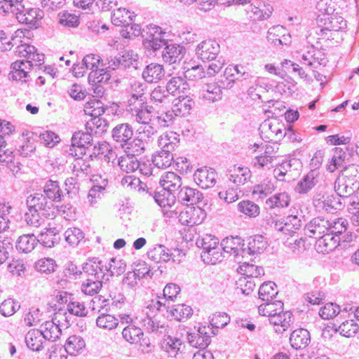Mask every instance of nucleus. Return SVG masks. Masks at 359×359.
Here are the masks:
<instances>
[{
    "label": "nucleus",
    "mask_w": 359,
    "mask_h": 359,
    "mask_svg": "<svg viewBox=\"0 0 359 359\" xmlns=\"http://www.w3.org/2000/svg\"><path fill=\"white\" fill-rule=\"evenodd\" d=\"M28 211L25 213V221L29 226H40L46 219L55 217V207L50 200L42 192H35L27 197Z\"/></svg>",
    "instance_id": "1"
},
{
    "label": "nucleus",
    "mask_w": 359,
    "mask_h": 359,
    "mask_svg": "<svg viewBox=\"0 0 359 359\" xmlns=\"http://www.w3.org/2000/svg\"><path fill=\"white\" fill-rule=\"evenodd\" d=\"M0 13L15 15L20 23L36 26L42 17L35 8H25L24 0H1Z\"/></svg>",
    "instance_id": "2"
},
{
    "label": "nucleus",
    "mask_w": 359,
    "mask_h": 359,
    "mask_svg": "<svg viewBox=\"0 0 359 359\" xmlns=\"http://www.w3.org/2000/svg\"><path fill=\"white\" fill-rule=\"evenodd\" d=\"M165 214L170 218L178 219L182 225L189 226L201 224L206 217L205 210L200 207L187 206L180 212L176 210H168Z\"/></svg>",
    "instance_id": "3"
},
{
    "label": "nucleus",
    "mask_w": 359,
    "mask_h": 359,
    "mask_svg": "<svg viewBox=\"0 0 359 359\" xmlns=\"http://www.w3.org/2000/svg\"><path fill=\"white\" fill-rule=\"evenodd\" d=\"M168 34L156 25L150 24L143 29V44L147 49L157 50L168 41Z\"/></svg>",
    "instance_id": "4"
},
{
    "label": "nucleus",
    "mask_w": 359,
    "mask_h": 359,
    "mask_svg": "<svg viewBox=\"0 0 359 359\" xmlns=\"http://www.w3.org/2000/svg\"><path fill=\"white\" fill-rule=\"evenodd\" d=\"M261 137L266 142H276L286 135L283 123L277 119L265 120L259 127Z\"/></svg>",
    "instance_id": "5"
},
{
    "label": "nucleus",
    "mask_w": 359,
    "mask_h": 359,
    "mask_svg": "<svg viewBox=\"0 0 359 359\" xmlns=\"http://www.w3.org/2000/svg\"><path fill=\"white\" fill-rule=\"evenodd\" d=\"M317 22L320 28L319 34L327 38L330 37L327 32H339L346 27V21L341 16L333 13L325 15L324 17L318 15Z\"/></svg>",
    "instance_id": "6"
},
{
    "label": "nucleus",
    "mask_w": 359,
    "mask_h": 359,
    "mask_svg": "<svg viewBox=\"0 0 359 359\" xmlns=\"http://www.w3.org/2000/svg\"><path fill=\"white\" fill-rule=\"evenodd\" d=\"M92 141V135L88 130L86 133L81 131L74 133L71 140L69 156L82 157L86 154V148L90 145Z\"/></svg>",
    "instance_id": "7"
},
{
    "label": "nucleus",
    "mask_w": 359,
    "mask_h": 359,
    "mask_svg": "<svg viewBox=\"0 0 359 359\" xmlns=\"http://www.w3.org/2000/svg\"><path fill=\"white\" fill-rule=\"evenodd\" d=\"M180 287L174 283L168 284L163 290V297H158V299H152L149 304V309L153 308L161 311H166L170 308V301H172L174 298L179 294Z\"/></svg>",
    "instance_id": "8"
},
{
    "label": "nucleus",
    "mask_w": 359,
    "mask_h": 359,
    "mask_svg": "<svg viewBox=\"0 0 359 359\" xmlns=\"http://www.w3.org/2000/svg\"><path fill=\"white\" fill-rule=\"evenodd\" d=\"M220 52V46L214 39H206L201 41L196 48V55L201 61L210 62L216 59Z\"/></svg>",
    "instance_id": "9"
},
{
    "label": "nucleus",
    "mask_w": 359,
    "mask_h": 359,
    "mask_svg": "<svg viewBox=\"0 0 359 359\" xmlns=\"http://www.w3.org/2000/svg\"><path fill=\"white\" fill-rule=\"evenodd\" d=\"M302 62L313 68L325 66L327 59L324 52L313 46H307L302 54Z\"/></svg>",
    "instance_id": "10"
},
{
    "label": "nucleus",
    "mask_w": 359,
    "mask_h": 359,
    "mask_svg": "<svg viewBox=\"0 0 359 359\" xmlns=\"http://www.w3.org/2000/svg\"><path fill=\"white\" fill-rule=\"evenodd\" d=\"M198 95L203 102L208 104L213 103L222 100V89L216 82L206 83L201 86Z\"/></svg>",
    "instance_id": "11"
},
{
    "label": "nucleus",
    "mask_w": 359,
    "mask_h": 359,
    "mask_svg": "<svg viewBox=\"0 0 359 359\" xmlns=\"http://www.w3.org/2000/svg\"><path fill=\"white\" fill-rule=\"evenodd\" d=\"M329 224V219L325 217H317L313 218L305 225L304 229V235L310 238L318 239L327 232Z\"/></svg>",
    "instance_id": "12"
},
{
    "label": "nucleus",
    "mask_w": 359,
    "mask_h": 359,
    "mask_svg": "<svg viewBox=\"0 0 359 359\" xmlns=\"http://www.w3.org/2000/svg\"><path fill=\"white\" fill-rule=\"evenodd\" d=\"M245 244L240 237H226L221 242L220 247L224 253L233 255L235 260L238 263H242V250L244 249Z\"/></svg>",
    "instance_id": "13"
},
{
    "label": "nucleus",
    "mask_w": 359,
    "mask_h": 359,
    "mask_svg": "<svg viewBox=\"0 0 359 359\" xmlns=\"http://www.w3.org/2000/svg\"><path fill=\"white\" fill-rule=\"evenodd\" d=\"M34 65L32 60H17L11 64L9 78L14 81L26 83L29 76V73Z\"/></svg>",
    "instance_id": "14"
},
{
    "label": "nucleus",
    "mask_w": 359,
    "mask_h": 359,
    "mask_svg": "<svg viewBox=\"0 0 359 359\" xmlns=\"http://www.w3.org/2000/svg\"><path fill=\"white\" fill-rule=\"evenodd\" d=\"M217 174L213 168L203 167L196 170L194 175L195 182L202 189L212 187L216 184Z\"/></svg>",
    "instance_id": "15"
},
{
    "label": "nucleus",
    "mask_w": 359,
    "mask_h": 359,
    "mask_svg": "<svg viewBox=\"0 0 359 359\" xmlns=\"http://www.w3.org/2000/svg\"><path fill=\"white\" fill-rule=\"evenodd\" d=\"M268 41L275 46H287L291 43V36L286 29L281 25L273 26L267 32Z\"/></svg>",
    "instance_id": "16"
},
{
    "label": "nucleus",
    "mask_w": 359,
    "mask_h": 359,
    "mask_svg": "<svg viewBox=\"0 0 359 359\" xmlns=\"http://www.w3.org/2000/svg\"><path fill=\"white\" fill-rule=\"evenodd\" d=\"M267 247V241L262 235L250 236L247 240V247L242 250V258L248 257L250 255H259L262 253Z\"/></svg>",
    "instance_id": "17"
},
{
    "label": "nucleus",
    "mask_w": 359,
    "mask_h": 359,
    "mask_svg": "<svg viewBox=\"0 0 359 359\" xmlns=\"http://www.w3.org/2000/svg\"><path fill=\"white\" fill-rule=\"evenodd\" d=\"M111 138L121 147L126 145L133 138L134 132L128 123L117 124L111 130Z\"/></svg>",
    "instance_id": "18"
},
{
    "label": "nucleus",
    "mask_w": 359,
    "mask_h": 359,
    "mask_svg": "<svg viewBox=\"0 0 359 359\" xmlns=\"http://www.w3.org/2000/svg\"><path fill=\"white\" fill-rule=\"evenodd\" d=\"M149 304L135 318V323L148 332H154L158 328V324L154 321V317L157 311L156 309H149Z\"/></svg>",
    "instance_id": "19"
},
{
    "label": "nucleus",
    "mask_w": 359,
    "mask_h": 359,
    "mask_svg": "<svg viewBox=\"0 0 359 359\" xmlns=\"http://www.w3.org/2000/svg\"><path fill=\"white\" fill-rule=\"evenodd\" d=\"M15 53L18 57H26L27 60H32V64L40 66L44 60V55L37 52V49L32 45L23 43L18 45Z\"/></svg>",
    "instance_id": "20"
},
{
    "label": "nucleus",
    "mask_w": 359,
    "mask_h": 359,
    "mask_svg": "<svg viewBox=\"0 0 359 359\" xmlns=\"http://www.w3.org/2000/svg\"><path fill=\"white\" fill-rule=\"evenodd\" d=\"M165 46L162 53V58L165 62L172 65L182 60L185 54V48L182 46L168 42Z\"/></svg>",
    "instance_id": "21"
},
{
    "label": "nucleus",
    "mask_w": 359,
    "mask_h": 359,
    "mask_svg": "<svg viewBox=\"0 0 359 359\" xmlns=\"http://www.w3.org/2000/svg\"><path fill=\"white\" fill-rule=\"evenodd\" d=\"M270 323L275 326V331L277 333H283L287 330L293 322V316L290 311L278 312L269 319Z\"/></svg>",
    "instance_id": "22"
},
{
    "label": "nucleus",
    "mask_w": 359,
    "mask_h": 359,
    "mask_svg": "<svg viewBox=\"0 0 359 359\" xmlns=\"http://www.w3.org/2000/svg\"><path fill=\"white\" fill-rule=\"evenodd\" d=\"M340 244L339 237L326 232L320 237L316 244L317 250L322 253H329L335 250Z\"/></svg>",
    "instance_id": "23"
},
{
    "label": "nucleus",
    "mask_w": 359,
    "mask_h": 359,
    "mask_svg": "<svg viewBox=\"0 0 359 359\" xmlns=\"http://www.w3.org/2000/svg\"><path fill=\"white\" fill-rule=\"evenodd\" d=\"M83 276H88V278L98 279L102 280L104 274L105 269L102 264V262L98 260L97 258H93L88 262L86 263L82 267Z\"/></svg>",
    "instance_id": "24"
},
{
    "label": "nucleus",
    "mask_w": 359,
    "mask_h": 359,
    "mask_svg": "<svg viewBox=\"0 0 359 359\" xmlns=\"http://www.w3.org/2000/svg\"><path fill=\"white\" fill-rule=\"evenodd\" d=\"M161 187L169 192L175 194L181 188L182 178L174 172H167L164 173L159 181Z\"/></svg>",
    "instance_id": "25"
},
{
    "label": "nucleus",
    "mask_w": 359,
    "mask_h": 359,
    "mask_svg": "<svg viewBox=\"0 0 359 359\" xmlns=\"http://www.w3.org/2000/svg\"><path fill=\"white\" fill-rule=\"evenodd\" d=\"M182 203H190L191 205L200 203L203 198V194L199 191L189 188L188 187H183L177 192L176 198Z\"/></svg>",
    "instance_id": "26"
},
{
    "label": "nucleus",
    "mask_w": 359,
    "mask_h": 359,
    "mask_svg": "<svg viewBox=\"0 0 359 359\" xmlns=\"http://www.w3.org/2000/svg\"><path fill=\"white\" fill-rule=\"evenodd\" d=\"M142 78L147 83H158L164 75L165 71L162 65L156 63L148 65L142 72Z\"/></svg>",
    "instance_id": "27"
},
{
    "label": "nucleus",
    "mask_w": 359,
    "mask_h": 359,
    "mask_svg": "<svg viewBox=\"0 0 359 359\" xmlns=\"http://www.w3.org/2000/svg\"><path fill=\"white\" fill-rule=\"evenodd\" d=\"M162 347L170 357L177 358L182 353L184 345L180 338L168 335L164 339Z\"/></svg>",
    "instance_id": "28"
},
{
    "label": "nucleus",
    "mask_w": 359,
    "mask_h": 359,
    "mask_svg": "<svg viewBox=\"0 0 359 359\" xmlns=\"http://www.w3.org/2000/svg\"><path fill=\"white\" fill-rule=\"evenodd\" d=\"M310 341L309 332L303 328L294 330L290 337V343L292 347L296 350L306 347Z\"/></svg>",
    "instance_id": "29"
},
{
    "label": "nucleus",
    "mask_w": 359,
    "mask_h": 359,
    "mask_svg": "<svg viewBox=\"0 0 359 359\" xmlns=\"http://www.w3.org/2000/svg\"><path fill=\"white\" fill-rule=\"evenodd\" d=\"M318 172L316 170H311L298 182L294 191L299 194H306L311 191L317 184Z\"/></svg>",
    "instance_id": "30"
},
{
    "label": "nucleus",
    "mask_w": 359,
    "mask_h": 359,
    "mask_svg": "<svg viewBox=\"0 0 359 359\" xmlns=\"http://www.w3.org/2000/svg\"><path fill=\"white\" fill-rule=\"evenodd\" d=\"M136 15L125 8H118L111 14V22L115 26L129 25L135 21Z\"/></svg>",
    "instance_id": "31"
},
{
    "label": "nucleus",
    "mask_w": 359,
    "mask_h": 359,
    "mask_svg": "<svg viewBox=\"0 0 359 359\" xmlns=\"http://www.w3.org/2000/svg\"><path fill=\"white\" fill-rule=\"evenodd\" d=\"M25 340L27 346L29 349L34 351H39L42 349L43 344L46 339L41 330L33 329L27 333Z\"/></svg>",
    "instance_id": "32"
},
{
    "label": "nucleus",
    "mask_w": 359,
    "mask_h": 359,
    "mask_svg": "<svg viewBox=\"0 0 359 359\" xmlns=\"http://www.w3.org/2000/svg\"><path fill=\"white\" fill-rule=\"evenodd\" d=\"M291 197L288 193L283 191L276 193L265 201L266 206L269 209H282L287 208L290 203Z\"/></svg>",
    "instance_id": "33"
},
{
    "label": "nucleus",
    "mask_w": 359,
    "mask_h": 359,
    "mask_svg": "<svg viewBox=\"0 0 359 359\" xmlns=\"http://www.w3.org/2000/svg\"><path fill=\"white\" fill-rule=\"evenodd\" d=\"M39 243L46 248H52L60 241L59 231L56 227L46 228L38 236Z\"/></svg>",
    "instance_id": "34"
},
{
    "label": "nucleus",
    "mask_w": 359,
    "mask_h": 359,
    "mask_svg": "<svg viewBox=\"0 0 359 359\" xmlns=\"http://www.w3.org/2000/svg\"><path fill=\"white\" fill-rule=\"evenodd\" d=\"M158 143L161 149L172 152L179 146L180 135L173 131L165 132L159 136Z\"/></svg>",
    "instance_id": "35"
},
{
    "label": "nucleus",
    "mask_w": 359,
    "mask_h": 359,
    "mask_svg": "<svg viewBox=\"0 0 359 359\" xmlns=\"http://www.w3.org/2000/svg\"><path fill=\"white\" fill-rule=\"evenodd\" d=\"M152 191V195H148L151 196L160 207L163 208L167 207L171 208L175 203V194L169 192L163 188L159 191H154L153 189Z\"/></svg>",
    "instance_id": "36"
},
{
    "label": "nucleus",
    "mask_w": 359,
    "mask_h": 359,
    "mask_svg": "<svg viewBox=\"0 0 359 359\" xmlns=\"http://www.w3.org/2000/svg\"><path fill=\"white\" fill-rule=\"evenodd\" d=\"M194 104V102L190 97L180 96L175 100L172 110L177 116H185L190 114Z\"/></svg>",
    "instance_id": "37"
},
{
    "label": "nucleus",
    "mask_w": 359,
    "mask_h": 359,
    "mask_svg": "<svg viewBox=\"0 0 359 359\" xmlns=\"http://www.w3.org/2000/svg\"><path fill=\"white\" fill-rule=\"evenodd\" d=\"M148 257L154 262H167L171 258L170 250L163 245H154L147 252Z\"/></svg>",
    "instance_id": "38"
},
{
    "label": "nucleus",
    "mask_w": 359,
    "mask_h": 359,
    "mask_svg": "<svg viewBox=\"0 0 359 359\" xmlns=\"http://www.w3.org/2000/svg\"><path fill=\"white\" fill-rule=\"evenodd\" d=\"M147 144L145 141L136 137L134 139H130L121 149L126 154L137 157L144 153Z\"/></svg>",
    "instance_id": "39"
},
{
    "label": "nucleus",
    "mask_w": 359,
    "mask_h": 359,
    "mask_svg": "<svg viewBox=\"0 0 359 359\" xmlns=\"http://www.w3.org/2000/svg\"><path fill=\"white\" fill-rule=\"evenodd\" d=\"M347 154L341 148L335 147L332 150V154L329 163L327 164V170L332 172L336 170L344 168L346 165V159Z\"/></svg>",
    "instance_id": "40"
},
{
    "label": "nucleus",
    "mask_w": 359,
    "mask_h": 359,
    "mask_svg": "<svg viewBox=\"0 0 359 359\" xmlns=\"http://www.w3.org/2000/svg\"><path fill=\"white\" fill-rule=\"evenodd\" d=\"M0 165L6 167L13 173L20 170V163L15 161L13 151L8 149L0 151Z\"/></svg>",
    "instance_id": "41"
},
{
    "label": "nucleus",
    "mask_w": 359,
    "mask_h": 359,
    "mask_svg": "<svg viewBox=\"0 0 359 359\" xmlns=\"http://www.w3.org/2000/svg\"><path fill=\"white\" fill-rule=\"evenodd\" d=\"M229 180L236 186L245 184L250 181L252 177L250 170L247 167H237L231 170Z\"/></svg>",
    "instance_id": "42"
},
{
    "label": "nucleus",
    "mask_w": 359,
    "mask_h": 359,
    "mask_svg": "<svg viewBox=\"0 0 359 359\" xmlns=\"http://www.w3.org/2000/svg\"><path fill=\"white\" fill-rule=\"evenodd\" d=\"M38 243V238L34 234H24L18 238L15 247L20 252L29 253L35 248Z\"/></svg>",
    "instance_id": "43"
},
{
    "label": "nucleus",
    "mask_w": 359,
    "mask_h": 359,
    "mask_svg": "<svg viewBox=\"0 0 359 359\" xmlns=\"http://www.w3.org/2000/svg\"><path fill=\"white\" fill-rule=\"evenodd\" d=\"M109 123L107 120L100 118V116L91 118V119L86 123V130L91 134V135L100 136L105 133L108 128Z\"/></svg>",
    "instance_id": "44"
},
{
    "label": "nucleus",
    "mask_w": 359,
    "mask_h": 359,
    "mask_svg": "<svg viewBox=\"0 0 359 359\" xmlns=\"http://www.w3.org/2000/svg\"><path fill=\"white\" fill-rule=\"evenodd\" d=\"M57 317L59 316L55 315L52 321H46L43 325V330L41 331L43 333L46 340L53 341L59 339L61 335L62 331L60 325L55 322Z\"/></svg>",
    "instance_id": "45"
},
{
    "label": "nucleus",
    "mask_w": 359,
    "mask_h": 359,
    "mask_svg": "<svg viewBox=\"0 0 359 359\" xmlns=\"http://www.w3.org/2000/svg\"><path fill=\"white\" fill-rule=\"evenodd\" d=\"M172 162H174V156L172 152L168 150L161 149L156 152L152 158L153 164L161 169L168 168Z\"/></svg>",
    "instance_id": "46"
},
{
    "label": "nucleus",
    "mask_w": 359,
    "mask_h": 359,
    "mask_svg": "<svg viewBox=\"0 0 359 359\" xmlns=\"http://www.w3.org/2000/svg\"><path fill=\"white\" fill-rule=\"evenodd\" d=\"M19 33L22 32L17 30L15 36L12 34L8 36L4 31L0 30V50L1 52L10 50L14 46L21 42V36H19Z\"/></svg>",
    "instance_id": "47"
},
{
    "label": "nucleus",
    "mask_w": 359,
    "mask_h": 359,
    "mask_svg": "<svg viewBox=\"0 0 359 359\" xmlns=\"http://www.w3.org/2000/svg\"><path fill=\"white\" fill-rule=\"evenodd\" d=\"M275 185L271 181L264 180L253 187L252 194L255 198L263 199L275 191Z\"/></svg>",
    "instance_id": "48"
},
{
    "label": "nucleus",
    "mask_w": 359,
    "mask_h": 359,
    "mask_svg": "<svg viewBox=\"0 0 359 359\" xmlns=\"http://www.w3.org/2000/svg\"><path fill=\"white\" fill-rule=\"evenodd\" d=\"M62 193V191L59 186L58 182L50 180L46 182L43 194L47 198L50 200L53 203V202L61 201Z\"/></svg>",
    "instance_id": "49"
},
{
    "label": "nucleus",
    "mask_w": 359,
    "mask_h": 359,
    "mask_svg": "<svg viewBox=\"0 0 359 359\" xmlns=\"http://www.w3.org/2000/svg\"><path fill=\"white\" fill-rule=\"evenodd\" d=\"M123 339L131 344H137L140 342L143 336L142 329L134 325H128L122 331Z\"/></svg>",
    "instance_id": "50"
},
{
    "label": "nucleus",
    "mask_w": 359,
    "mask_h": 359,
    "mask_svg": "<svg viewBox=\"0 0 359 359\" xmlns=\"http://www.w3.org/2000/svg\"><path fill=\"white\" fill-rule=\"evenodd\" d=\"M258 307V312L260 315L268 316L269 319L272 316H275L278 312L283 310V303L281 301L265 302Z\"/></svg>",
    "instance_id": "51"
},
{
    "label": "nucleus",
    "mask_w": 359,
    "mask_h": 359,
    "mask_svg": "<svg viewBox=\"0 0 359 359\" xmlns=\"http://www.w3.org/2000/svg\"><path fill=\"white\" fill-rule=\"evenodd\" d=\"M118 165L122 171L130 173L138 169L140 161L137 157L126 154L118 158Z\"/></svg>",
    "instance_id": "52"
},
{
    "label": "nucleus",
    "mask_w": 359,
    "mask_h": 359,
    "mask_svg": "<svg viewBox=\"0 0 359 359\" xmlns=\"http://www.w3.org/2000/svg\"><path fill=\"white\" fill-rule=\"evenodd\" d=\"M151 100L156 104H168L172 102V96L165 87L158 86L151 93Z\"/></svg>",
    "instance_id": "53"
},
{
    "label": "nucleus",
    "mask_w": 359,
    "mask_h": 359,
    "mask_svg": "<svg viewBox=\"0 0 359 359\" xmlns=\"http://www.w3.org/2000/svg\"><path fill=\"white\" fill-rule=\"evenodd\" d=\"M104 104L99 100L93 99L88 101L83 107L85 114L95 118L102 116L105 111Z\"/></svg>",
    "instance_id": "54"
},
{
    "label": "nucleus",
    "mask_w": 359,
    "mask_h": 359,
    "mask_svg": "<svg viewBox=\"0 0 359 359\" xmlns=\"http://www.w3.org/2000/svg\"><path fill=\"white\" fill-rule=\"evenodd\" d=\"M304 217L302 211H297L295 215H288L285 219L286 231L288 235H292L297 230L300 229L302 226V219Z\"/></svg>",
    "instance_id": "55"
},
{
    "label": "nucleus",
    "mask_w": 359,
    "mask_h": 359,
    "mask_svg": "<svg viewBox=\"0 0 359 359\" xmlns=\"http://www.w3.org/2000/svg\"><path fill=\"white\" fill-rule=\"evenodd\" d=\"M258 294L259 298L263 302L272 301L278 294L276 285L271 281L263 283L259 287Z\"/></svg>",
    "instance_id": "56"
},
{
    "label": "nucleus",
    "mask_w": 359,
    "mask_h": 359,
    "mask_svg": "<svg viewBox=\"0 0 359 359\" xmlns=\"http://www.w3.org/2000/svg\"><path fill=\"white\" fill-rule=\"evenodd\" d=\"M165 88L171 96H172L177 92L184 93L189 89V86L188 83L182 77L174 76L167 82Z\"/></svg>",
    "instance_id": "57"
},
{
    "label": "nucleus",
    "mask_w": 359,
    "mask_h": 359,
    "mask_svg": "<svg viewBox=\"0 0 359 359\" xmlns=\"http://www.w3.org/2000/svg\"><path fill=\"white\" fill-rule=\"evenodd\" d=\"M172 317L179 321L187 319L192 315V309L186 304L170 305L168 309Z\"/></svg>",
    "instance_id": "58"
},
{
    "label": "nucleus",
    "mask_w": 359,
    "mask_h": 359,
    "mask_svg": "<svg viewBox=\"0 0 359 359\" xmlns=\"http://www.w3.org/2000/svg\"><path fill=\"white\" fill-rule=\"evenodd\" d=\"M329 229L327 232L337 236V237L341 236L347 231L348 222L344 218H336L329 219Z\"/></svg>",
    "instance_id": "59"
},
{
    "label": "nucleus",
    "mask_w": 359,
    "mask_h": 359,
    "mask_svg": "<svg viewBox=\"0 0 359 359\" xmlns=\"http://www.w3.org/2000/svg\"><path fill=\"white\" fill-rule=\"evenodd\" d=\"M353 189H359V165L352 164L346 168L342 176Z\"/></svg>",
    "instance_id": "60"
},
{
    "label": "nucleus",
    "mask_w": 359,
    "mask_h": 359,
    "mask_svg": "<svg viewBox=\"0 0 359 359\" xmlns=\"http://www.w3.org/2000/svg\"><path fill=\"white\" fill-rule=\"evenodd\" d=\"M237 207L241 213H243L249 217H256L260 212L259 205L248 200L239 202Z\"/></svg>",
    "instance_id": "61"
},
{
    "label": "nucleus",
    "mask_w": 359,
    "mask_h": 359,
    "mask_svg": "<svg viewBox=\"0 0 359 359\" xmlns=\"http://www.w3.org/2000/svg\"><path fill=\"white\" fill-rule=\"evenodd\" d=\"M352 184H349L348 182L342 177H338L334 182V190L340 198L350 196L357 191V189H353Z\"/></svg>",
    "instance_id": "62"
},
{
    "label": "nucleus",
    "mask_w": 359,
    "mask_h": 359,
    "mask_svg": "<svg viewBox=\"0 0 359 359\" xmlns=\"http://www.w3.org/2000/svg\"><path fill=\"white\" fill-rule=\"evenodd\" d=\"M96 325L101 329L112 330L118 325V320L112 315L102 313L96 319Z\"/></svg>",
    "instance_id": "63"
},
{
    "label": "nucleus",
    "mask_w": 359,
    "mask_h": 359,
    "mask_svg": "<svg viewBox=\"0 0 359 359\" xmlns=\"http://www.w3.org/2000/svg\"><path fill=\"white\" fill-rule=\"evenodd\" d=\"M219 245L208 251L201 252V258L205 263L210 264H215L217 262H222L224 257V252L221 251Z\"/></svg>",
    "instance_id": "64"
}]
</instances>
